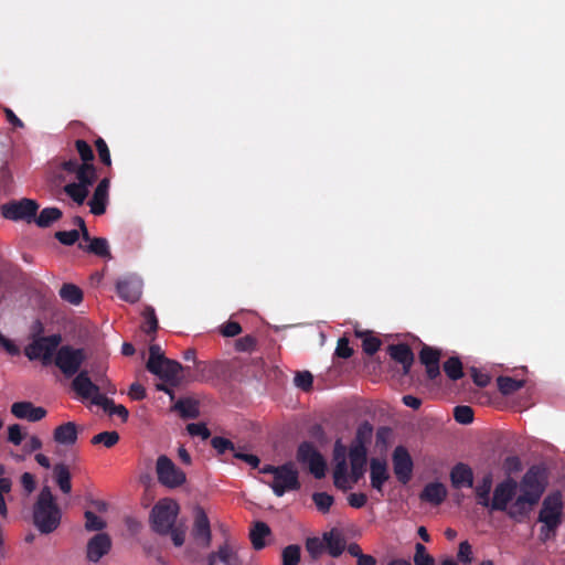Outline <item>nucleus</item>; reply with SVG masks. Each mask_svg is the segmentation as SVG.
<instances>
[{
    "label": "nucleus",
    "mask_w": 565,
    "mask_h": 565,
    "mask_svg": "<svg viewBox=\"0 0 565 565\" xmlns=\"http://www.w3.org/2000/svg\"><path fill=\"white\" fill-rule=\"evenodd\" d=\"M23 441V451L25 454H31L35 450H39L42 447L41 439L35 435H28Z\"/></svg>",
    "instance_id": "54"
},
{
    "label": "nucleus",
    "mask_w": 565,
    "mask_h": 565,
    "mask_svg": "<svg viewBox=\"0 0 565 565\" xmlns=\"http://www.w3.org/2000/svg\"><path fill=\"white\" fill-rule=\"evenodd\" d=\"M78 426L74 422H67L54 429L53 438L62 446H73L77 441Z\"/></svg>",
    "instance_id": "22"
},
{
    "label": "nucleus",
    "mask_w": 565,
    "mask_h": 565,
    "mask_svg": "<svg viewBox=\"0 0 565 565\" xmlns=\"http://www.w3.org/2000/svg\"><path fill=\"white\" fill-rule=\"evenodd\" d=\"M96 405L100 406L104 411L111 415H118L122 420L128 418V411L124 405H116L108 397H97Z\"/></svg>",
    "instance_id": "31"
},
{
    "label": "nucleus",
    "mask_w": 565,
    "mask_h": 565,
    "mask_svg": "<svg viewBox=\"0 0 565 565\" xmlns=\"http://www.w3.org/2000/svg\"><path fill=\"white\" fill-rule=\"evenodd\" d=\"M373 428L369 423H363L360 425L356 433V441L354 446L362 445L370 440L372 437Z\"/></svg>",
    "instance_id": "47"
},
{
    "label": "nucleus",
    "mask_w": 565,
    "mask_h": 565,
    "mask_svg": "<svg viewBox=\"0 0 565 565\" xmlns=\"http://www.w3.org/2000/svg\"><path fill=\"white\" fill-rule=\"evenodd\" d=\"M39 209L38 203L31 199H22L2 206V214L6 218L13 221L31 222Z\"/></svg>",
    "instance_id": "11"
},
{
    "label": "nucleus",
    "mask_w": 565,
    "mask_h": 565,
    "mask_svg": "<svg viewBox=\"0 0 565 565\" xmlns=\"http://www.w3.org/2000/svg\"><path fill=\"white\" fill-rule=\"evenodd\" d=\"M212 446L220 452V454H223L225 452L226 450L231 449V450H234V446L233 444L225 439V438H222V437H215L212 439Z\"/></svg>",
    "instance_id": "59"
},
{
    "label": "nucleus",
    "mask_w": 565,
    "mask_h": 565,
    "mask_svg": "<svg viewBox=\"0 0 565 565\" xmlns=\"http://www.w3.org/2000/svg\"><path fill=\"white\" fill-rule=\"evenodd\" d=\"M129 396L132 398V399H136V401H140L142 398H145L146 396V391L143 388L142 385H140L139 383H132L130 385V388H129Z\"/></svg>",
    "instance_id": "63"
},
{
    "label": "nucleus",
    "mask_w": 565,
    "mask_h": 565,
    "mask_svg": "<svg viewBox=\"0 0 565 565\" xmlns=\"http://www.w3.org/2000/svg\"><path fill=\"white\" fill-rule=\"evenodd\" d=\"M390 354L395 361L403 364L405 372H408V370L413 363L414 355L407 345H405V344L391 345Z\"/></svg>",
    "instance_id": "28"
},
{
    "label": "nucleus",
    "mask_w": 565,
    "mask_h": 565,
    "mask_svg": "<svg viewBox=\"0 0 565 565\" xmlns=\"http://www.w3.org/2000/svg\"><path fill=\"white\" fill-rule=\"evenodd\" d=\"M209 565H241L238 548L235 544L226 542L218 547L217 552L212 553L207 558Z\"/></svg>",
    "instance_id": "19"
},
{
    "label": "nucleus",
    "mask_w": 565,
    "mask_h": 565,
    "mask_svg": "<svg viewBox=\"0 0 565 565\" xmlns=\"http://www.w3.org/2000/svg\"><path fill=\"white\" fill-rule=\"evenodd\" d=\"M77 221L83 231L84 239L88 242V245L86 246L87 250L97 256L109 258L110 253L107 239L102 237L90 238L84 225V221L82 218H78Z\"/></svg>",
    "instance_id": "25"
},
{
    "label": "nucleus",
    "mask_w": 565,
    "mask_h": 565,
    "mask_svg": "<svg viewBox=\"0 0 565 565\" xmlns=\"http://www.w3.org/2000/svg\"><path fill=\"white\" fill-rule=\"evenodd\" d=\"M156 473L158 481L170 489L181 487L186 481L185 473L166 455L158 457L156 462Z\"/></svg>",
    "instance_id": "7"
},
{
    "label": "nucleus",
    "mask_w": 565,
    "mask_h": 565,
    "mask_svg": "<svg viewBox=\"0 0 565 565\" xmlns=\"http://www.w3.org/2000/svg\"><path fill=\"white\" fill-rule=\"evenodd\" d=\"M300 559V547L289 545L282 551V565H297Z\"/></svg>",
    "instance_id": "41"
},
{
    "label": "nucleus",
    "mask_w": 565,
    "mask_h": 565,
    "mask_svg": "<svg viewBox=\"0 0 565 565\" xmlns=\"http://www.w3.org/2000/svg\"><path fill=\"white\" fill-rule=\"evenodd\" d=\"M312 500L321 512H328L333 503V498L326 492H317L312 495Z\"/></svg>",
    "instance_id": "43"
},
{
    "label": "nucleus",
    "mask_w": 565,
    "mask_h": 565,
    "mask_svg": "<svg viewBox=\"0 0 565 565\" xmlns=\"http://www.w3.org/2000/svg\"><path fill=\"white\" fill-rule=\"evenodd\" d=\"M367 497L364 493H350L348 502L352 508L359 509L365 505Z\"/></svg>",
    "instance_id": "60"
},
{
    "label": "nucleus",
    "mask_w": 565,
    "mask_h": 565,
    "mask_svg": "<svg viewBox=\"0 0 565 565\" xmlns=\"http://www.w3.org/2000/svg\"><path fill=\"white\" fill-rule=\"evenodd\" d=\"M326 547L324 537H311L307 540L306 548L312 557H318Z\"/></svg>",
    "instance_id": "45"
},
{
    "label": "nucleus",
    "mask_w": 565,
    "mask_h": 565,
    "mask_svg": "<svg viewBox=\"0 0 565 565\" xmlns=\"http://www.w3.org/2000/svg\"><path fill=\"white\" fill-rule=\"evenodd\" d=\"M360 337H363V350L367 354L375 353L380 348V340L370 335L369 333H358Z\"/></svg>",
    "instance_id": "48"
},
{
    "label": "nucleus",
    "mask_w": 565,
    "mask_h": 565,
    "mask_svg": "<svg viewBox=\"0 0 565 565\" xmlns=\"http://www.w3.org/2000/svg\"><path fill=\"white\" fill-rule=\"evenodd\" d=\"M186 430L191 436H198L202 439H207L210 437V431L204 424L201 423H192L186 426Z\"/></svg>",
    "instance_id": "51"
},
{
    "label": "nucleus",
    "mask_w": 565,
    "mask_h": 565,
    "mask_svg": "<svg viewBox=\"0 0 565 565\" xmlns=\"http://www.w3.org/2000/svg\"><path fill=\"white\" fill-rule=\"evenodd\" d=\"M174 409H177L182 417L186 418H193L199 415L198 403L190 398L179 401L174 405Z\"/></svg>",
    "instance_id": "35"
},
{
    "label": "nucleus",
    "mask_w": 565,
    "mask_h": 565,
    "mask_svg": "<svg viewBox=\"0 0 565 565\" xmlns=\"http://www.w3.org/2000/svg\"><path fill=\"white\" fill-rule=\"evenodd\" d=\"M298 460L308 465L310 472L316 478H322L326 475V461L322 456L309 444H302L298 449Z\"/></svg>",
    "instance_id": "13"
},
{
    "label": "nucleus",
    "mask_w": 565,
    "mask_h": 565,
    "mask_svg": "<svg viewBox=\"0 0 565 565\" xmlns=\"http://www.w3.org/2000/svg\"><path fill=\"white\" fill-rule=\"evenodd\" d=\"M111 548V540L106 533H98L88 540L86 558L90 563H98Z\"/></svg>",
    "instance_id": "16"
},
{
    "label": "nucleus",
    "mask_w": 565,
    "mask_h": 565,
    "mask_svg": "<svg viewBox=\"0 0 565 565\" xmlns=\"http://www.w3.org/2000/svg\"><path fill=\"white\" fill-rule=\"evenodd\" d=\"M447 487L438 481L427 483L420 493V499L433 505L441 504L447 498Z\"/></svg>",
    "instance_id": "23"
},
{
    "label": "nucleus",
    "mask_w": 565,
    "mask_h": 565,
    "mask_svg": "<svg viewBox=\"0 0 565 565\" xmlns=\"http://www.w3.org/2000/svg\"><path fill=\"white\" fill-rule=\"evenodd\" d=\"M33 519L35 526L42 533H51L60 525L61 510L47 486L43 487L38 495L33 509Z\"/></svg>",
    "instance_id": "4"
},
{
    "label": "nucleus",
    "mask_w": 565,
    "mask_h": 565,
    "mask_svg": "<svg viewBox=\"0 0 565 565\" xmlns=\"http://www.w3.org/2000/svg\"><path fill=\"white\" fill-rule=\"evenodd\" d=\"M335 353L340 358L348 359L352 355V349L349 345V341L345 338H341L338 341Z\"/></svg>",
    "instance_id": "58"
},
{
    "label": "nucleus",
    "mask_w": 565,
    "mask_h": 565,
    "mask_svg": "<svg viewBox=\"0 0 565 565\" xmlns=\"http://www.w3.org/2000/svg\"><path fill=\"white\" fill-rule=\"evenodd\" d=\"M108 200V193L96 190L92 200L89 201L90 211L95 215H100L106 210V203Z\"/></svg>",
    "instance_id": "37"
},
{
    "label": "nucleus",
    "mask_w": 565,
    "mask_h": 565,
    "mask_svg": "<svg viewBox=\"0 0 565 565\" xmlns=\"http://www.w3.org/2000/svg\"><path fill=\"white\" fill-rule=\"evenodd\" d=\"M450 481L454 488H471L473 484V473L471 468L465 463L456 465L450 471Z\"/></svg>",
    "instance_id": "24"
},
{
    "label": "nucleus",
    "mask_w": 565,
    "mask_h": 565,
    "mask_svg": "<svg viewBox=\"0 0 565 565\" xmlns=\"http://www.w3.org/2000/svg\"><path fill=\"white\" fill-rule=\"evenodd\" d=\"M55 481L61 489V491L65 494H68L72 490L71 484V473L67 467L63 463H58L53 469Z\"/></svg>",
    "instance_id": "30"
},
{
    "label": "nucleus",
    "mask_w": 565,
    "mask_h": 565,
    "mask_svg": "<svg viewBox=\"0 0 565 565\" xmlns=\"http://www.w3.org/2000/svg\"><path fill=\"white\" fill-rule=\"evenodd\" d=\"M179 504L172 499L160 500L151 511V523L156 532L168 534L175 524Z\"/></svg>",
    "instance_id": "6"
},
{
    "label": "nucleus",
    "mask_w": 565,
    "mask_h": 565,
    "mask_svg": "<svg viewBox=\"0 0 565 565\" xmlns=\"http://www.w3.org/2000/svg\"><path fill=\"white\" fill-rule=\"evenodd\" d=\"M273 481L269 487L273 489L277 497L284 495L288 491H294L299 488L298 471L292 463H286L278 467Z\"/></svg>",
    "instance_id": "10"
},
{
    "label": "nucleus",
    "mask_w": 565,
    "mask_h": 565,
    "mask_svg": "<svg viewBox=\"0 0 565 565\" xmlns=\"http://www.w3.org/2000/svg\"><path fill=\"white\" fill-rule=\"evenodd\" d=\"M60 296L63 300L72 305H78L83 299L82 290L73 284L63 285L60 289Z\"/></svg>",
    "instance_id": "33"
},
{
    "label": "nucleus",
    "mask_w": 565,
    "mask_h": 565,
    "mask_svg": "<svg viewBox=\"0 0 565 565\" xmlns=\"http://www.w3.org/2000/svg\"><path fill=\"white\" fill-rule=\"evenodd\" d=\"M270 535L269 526L264 522H256L250 530L249 537L255 550L266 546V539Z\"/></svg>",
    "instance_id": "27"
},
{
    "label": "nucleus",
    "mask_w": 565,
    "mask_h": 565,
    "mask_svg": "<svg viewBox=\"0 0 565 565\" xmlns=\"http://www.w3.org/2000/svg\"><path fill=\"white\" fill-rule=\"evenodd\" d=\"M420 361L423 364H433L439 362V352L429 348L424 347L419 354Z\"/></svg>",
    "instance_id": "49"
},
{
    "label": "nucleus",
    "mask_w": 565,
    "mask_h": 565,
    "mask_svg": "<svg viewBox=\"0 0 565 565\" xmlns=\"http://www.w3.org/2000/svg\"><path fill=\"white\" fill-rule=\"evenodd\" d=\"M390 473L385 460L373 458L370 462L371 486L382 492L384 483L388 480Z\"/></svg>",
    "instance_id": "21"
},
{
    "label": "nucleus",
    "mask_w": 565,
    "mask_h": 565,
    "mask_svg": "<svg viewBox=\"0 0 565 565\" xmlns=\"http://www.w3.org/2000/svg\"><path fill=\"white\" fill-rule=\"evenodd\" d=\"M11 413L20 419L38 422L45 417L46 411L43 407L34 406L30 402H17L11 406Z\"/></svg>",
    "instance_id": "20"
},
{
    "label": "nucleus",
    "mask_w": 565,
    "mask_h": 565,
    "mask_svg": "<svg viewBox=\"0 0 565 565\" xmlns=\"http://www.w3.org/2000/svg\"><path fill=\"white\" fill-rule=\"evenodd\" d=\"M73 390L83 398L90 399L96 405L97 397H104L99 393V386L94 384L88 375V371L83 370L77 373L72 382Z\"/></svg>",
    "instance_id": "15"
},
{
    "label": "nucleus",
    "mask_w": 565,
    "mask_h": 565,
    "mask_svg": "<svg viewBox=\"0 0 565 565\" xmlns=\"http://www.w3.org/2000/svg\"><path fill=\"white\" fill-rule=\"evenodd\" d=\"M61 216L62 212L57 207H46L41 211L38 217L34 216L32 221H34L40 227H47Z\"/></svg>",
    "instance_id": "32"
},
{
    "label": "nucleus",
    "mask_w": 565,
    "mask_h": 565,
    "mask_svg": "<svg viewBox=\"0 0 565 565\" xmlns=\"http://www.w3.org/2000/svg\"><path fill=\"white\" fill-rule=\"evenodd\" d=\"M12 480L10 478H0V515L8 516L7 500L11 497Z\"/></svg>",
    "instance_id": "34"
},
{
    "label": "nucleus",
    "mask_w": 565,
    "mask_h": 565,
    "mask_svg": "<svg viewBox=\"0 0 565 565\" xmlns=\"http://www.w3.org/2000/svg\"><path fill=\"white\" fill-rule=\"evenodd\" d=\"M323 537L326 547L328 548L330 555L337 557L343 552L345 547V541L338 531H331L330 533L324 534Z\"/></svg>",
    "instance_id": "29"
},
{
    "label": "nucleus",
    "mask_w": 565,
    "mask_h": 565,
    "mask_svg": "<svg viewBox=\"0 0 565 565\" xmlns=\"http://www.w3.org/2000/svg\"><path fill=\"white\" fill-rule=\"evenodd\" d=\"M444 370L451 380H458L462 376V364L458 358L448 359L444 364Z\"/></svg>",
    "instance_id": "40"
},
{
    "label": "nucleus",
    "mask_w": 565,
    "mask_h": 565,
    "mask_svg": "<svg viewBox=\"0 0 565 565\" xmlns=\"http://www.w3.org/2000/svg\"><path fill=\"white\" fill-rule=\"evenodd\" d=\"M192 535L202 547H207L211 543L210 521L201 508L194 510Z\"/></svg>",
    "instance_id": "18"
},
{
    "label": "nucleus",
    "mask_w": 565,
    "mask_h": 565,
    "mask_svg": "<svg viewBox=\"0 0 565 565\" xmlns=\"http://www.w3.org/2000/svg\"><path fill=\"white\" fill-rule=\"evenodd\" d=\"M76 149L81 156L83 163L77 160L71 159L62 163V169L66 174H74L77 182H72L65 185L64 191L77 204H83L86 200L89 186L96 179V171L90 161L94 158L93 150L89 145L84 140L76 141Z\"/></svg>",
    "instance_id": "2"
},
{
    "label": "nucleus",
    "mask_w": 565,
    "mask_h": 565,
    "mask_svg": "<svg viewBox=\"0 0 565 565\" xmlns=\"http://www.w3.org/2000/svg\"><path fill=\"white\" fill-rule=\"evenodd\" d=\"M350 469L345 460V447L341 443L334 446L335 467L333 480L337 488L349 490L359 481L364 473L366 462V449L362 445L353 446L350 449Z\"/></svg>",
    "instance_id": "3"
},
{
    "label": "nucleus",
    "mask_w": 565,
    "mask_h": 565,
    "mask_svg": "<svg viewBox=\"0 0 565 565\" xmlns=\"http://www.w3.org/2000/svg\"><path fill=\"white\" fill-rule=\"evenodd\" d=\"M116 289L122 300L136 302L142 294V280L135 274L126 275L118 279Z\"/></svg>",
    "instance_id": "14"
},
{
    "label": "nucleus",
    "mask_w": 565,
    "mask_h": 565,
    "mask_svg": "<svg viewBox=\"0 0 565 565\" xmlns=\"http://www.w3.org/2000/svg\"><path fill=\"white\" fill-rule=\"evenodd\" d=\"M455 419L460 424H470L473 419V412L469 406H457L455 408Z\"/></svg>",
    "instance_id": "46"
},
{
    "label": "nucleus",
    "mask_w": 565,
    "mask_h": 565,
    "mask_svg": "<svg viewBox=\"0 0 565 565\" xmlns=\"http://www.w3.org/2000/svg\"><path fill=\"white\" fill-rule=\"evenodd\" d=\"M26 436L28 434L18 424L8 427V440L15 446L21 445Z\"/></svg>",
    "instance_id": "44"
},
{
    "label": "nucleus",
    "mask_w": 565,
    "mask_h": 565,
    "mask_svg": "<svg viewBox=\"0 0 565 565\" xmlns=\"http://www.w3.org/2000/svg\"><path fill=\"white\" fill-rule=\"evenodd\" d=\"M145 324L143 330L146 332H152L157 330L158 321L154 315V310L152 308H147L143 312Z\"/></svg>",
    "instance_id": "53"
},
{
    "label": "nucleus",
    "mask_w": 565,
    "mask_h": 565,
    "mask_svg": "<svg viewBox=\"0 0 565 565\" xmlns=\"http://www.w3.org/2000/svg\"><path fill=\"white\" fill-rule=\"evenodd\" d=\"M85 360L86 353L83 349L64 345L57 350L54 363L65 376H73Z\"/></svg>",
    "instance_id": "8"
},
{
    "label": "nucleus",
    "mask_w": 565,
    "mask_h": 565,
    "mask_svg": "<svg viewBox=\"0 0 565 565\" xmlns=\"http://www.w3.org/2000/svg\"><path fill=\"white\" fill-rule=\"evenodd\" d=\"M492 483H493L492 475L487 473L482 477V479L477 483V486L475 488L477 502H478V504H480L484 508H490V504L492 501V499L490 498Z\"/></svg>",
    "instance_id": "26"
},
{
    "label": "nucleus",
    "mask_w": 565,
    "mask_h": 565,
    "mask_svg": "<svg viewBox=\"0 0 565 565\" xmlns=\"http://www.w3.org/2000/svg\"><path fill=\"white\" fill-rule=\"evenodd\" d=\"M168 534L171 535L172 542L175 546H181L184 543L185 525L183 523L177 526L173 525Z\"/></svg>",
    "instance_id": "52"
},
{
    "label": "nucleus",
    "mask_w": 565,
    "mask_h": 565,
    "mask_svg": "<svg viewBox=\"0 0 565 565\" xmlns=\"http://www.w3.org/2000/svg\"><path fill=\"white\" fill-rule=\"evenodd\" d=\"M56 238L64 245H72L78 239V232L76 230L57 232Z\"/></svg>",
    "instance_id": "55"
},
{
    "label": "nucleus",
    "mask_w": 565,
    "mask_h": 565,
    "mask_svg": "<svg viewBox=\"0 0 565 565\" xmlns=\"http://www.w3.org/2000/svg\"><path fill=\"white\" fill-rule=\"evenodd\" d=\"M107 525L104 518L97 515L93 511L85 512V529L87 531H102Z\"/></svg>",
    "instance_id": "38"
},
{
    "label": "nucleus",
    "mask_w": 565,
    "mask_h": 565,
    "mask_svg": "<svg viewBox=\"0 0 565 565\" xmlns=\"http://www.w3.org/2000/svg\"><path fill=\"white\" fill-rule=\"evenodd\" d=\"M415 565H434V558L427 553L426 547L417 543L415 545V555H414Z\"/></svg>",
    "instance_id": "42"
},
{
    "label": "nucleus",
    "mask_w": 565,
    "mask_h": 565,
    "mask_svg": "<svg viewBox=\"0 0 565 565\" xmlns=\"http://www.w3.org/2000/svg\"><path fill=\"white\" fill-rule=\"evenodd\" d=\"M61 341L58 334L36 339L25 349V354L30 360H42L44 364H49L55 359Z\"/></svg>",
    "instance_id": "9"
},
{
    "label": "nucleus",
    "mask_w": 565,
    "mask_h": 565,
    "mask_svg": "<svg viewBox=\"0 0 565 565\" xmlns=\"http://www.w3.org/2000/svg\"><path fill=\"white\" fill-rule=\"evenodd\" d=\"M21 484L23 489L26 491V493L30 494L31 492H33L35 489V480L33 475H31L30 472H24L21 476Z\"/></svg>",
    "instance_id": "61"
},
{
    "label": "nucleus",
    "mask_w": 565,
    "mask_h": 565,
    "mask_svg": "<svg viewBox=\"0 0 565 565\" xmlns=\"http://www.w3.org/2000/svg\"><path fill=\"white\" fill-rule=\"evenodd\" d=\"M241 331H242L241 326L237 322H232V321L227 322L222 328V334L225 337H235V335L239 334Z\"/></svg>",
    "instance_id": "62"
},
{
    "label": "nucleus",
    "mask_w": 565,
    "mask_h": 565,
    "mask_svg": "<svg viewBox=\"0 0 565 565\" xmlns=\"http://www.w3.org/2000/svg\"><path fill=\"white\" fill-rule=\"evenodd\" d=\"M96 149H97L100 160L105 164L109 166L111 163L109 149H108L106 142L102 138L96 140Z\"/></svg>",
    "instance_id": "57"
},
{
    "label": "nucleus",
    "mask_w": 565,
    "mask_h": 565,
    "mask_svg": "<svg viewBox=\"0 0 565 565\" xmlns=\"http://www.w3.org/2000/svg\"><path fill=\"white\" fill-rule=\"evenodd\" d=\"M119 440V435L117 431H103L93 437L92 443L94 445L102 444L107 448L115 446Z\"/></svg>",
    "instance_id": "39"
},
{
    "label": "nucleus",
    "mask_w": 565,
    "mask_h": 565,
    "mask_svg": "<svg viewBox=\"0 0 565 565\" xmlns=\"http://www.w3.org/2000/svg\"><path fill=\"white\" fill-rule=\"evenodd\" d=\"M545 486L544 475L539 469H530L520 483L510 478L498 483L490 509L505 511L510 518L521 521L539 502Z\"/></svg>",
    "instance_id": "1"
},
{
    "label": "nucleus",
    "mask_w": 565,
    "mask_h": 565,
    "mask_svg": "<svg viewBox=\"0 0 565 565\" xmlns=\"http://www.w3.org/2000/svg\"><path fill=\"white\" fill-rule=\"evenodd\" d=\"M458 561L463 564H470L472 561V548L471 545L463 541L459 544V550L457 554Z\"/></svg>",
    "instance_id": "50"
},
{
    "label": "nucleus",
    "mask_w": 565,
    "mask_h": 565,
    "mask_svg": "<svg viewBox=\"0 0 565 565\" xmlns=\"http://www.w3.org/2000/svg\"><path fill=\"white\" fill-rule=\"evenodd\" d=\"M234 457L245 461L246 463H248L253 468H256L258 466V463H259V459L256 456L252 455V454H245V452H242V451H235L234 452Z\"/></svg>",
    "instance_id": "64"
},
{
    "label": "nucleus",
    "mask_w": 565,
    "mask_h": 565,
    "mask_svg": "<svg viewBox=\"0 0 565 565\" xmlns=\"http://www.w3.org/2000/svg\"><path fill=\"white\" fill-rule=\"evenodd\" d=\"M392 460L396 478L402 483H406L411 479L413 471V460L406 448L402 446L396 447Z\"/></svg>",
    "instance_id": "17"
},
{
    "label": "nucleus",
    "mask_w": 565,
    "mask_h": 565,
    "mask_svg": "<svg viewBox=\"0 0 565 565\" xmlns=\"http://www.w3.org/2000/svg\"><path fill=\"white\" fill-rule=\"evenodd\" d=\"M563 515V498L561 492L550 493L543 501L539 521L543 523L542 535L547 540L558 527Z\"/></svg>",
    "instance_id": "5"
},
{
    "label": "nucleus",
    "mask_w": 565,
    "mask_h": 565,
    "mask_svg": "<svg viewBox=\"0 0 565 565\" xmlns=\"http://www.w3.org/2000/svg\"><path fill=\"white\" fill-rule=\"evenodd\" d=\"M497 382L500 392L504 395H510L520 390L524 385L523 381L515 380L509 376H500L498 377Z\"/></svg>",
    "instance_id": "36"
},
{
    "label": "nucleus",
    "mask_w": 565,
    "mask_h": 565,
    "mask_svg": "<svg viewBox=\"0 0 565 565\" xmlns=\"http://www.w3.org/2000/svg\"><path fill=\"white\" fill-rule=\"evenodd\" d=\"M295 384L297 387L308 390L312 385V375L309 372H299L295 376Z\"/></svg>",
    "instance_id": "56"
},
{
    "label": "nucleus",
    "mask_w": 565,
    "mask_h": 565,
    "mask_svg": "<svg viewBox=\"0 0 565 565\" xmlns=\"http://www.w3.org/2000/svg\"><path fill=\"white\" fill-rule=\"evenodd\" d=\"M147 369L161 381L170 385H178L181 381L182 366L173 360L164 359L158 364H154L153 362L147 363Z\"/></svg>",
    "instance_id": "12"
}]
</instances>
